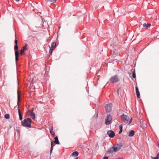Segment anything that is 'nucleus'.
Segmentation results:
<instances>
[{"label":"nucleus","instance_id":"15","mask_svg":"<svg viewBox=\"0 0 159 159\" xmlns=\"http://www.w3.org/2000/svg\"><path fill=\"white\" fill-rule=\"evenodd\" d=\"M79 154L78 152L77 151H75L73 152L72 154L71 155L72 156H74V157H76L78 156Z\"/></svg>","mask_w":159,"mask_h":159},{"label":"nucleus","instance_id":"10","mask_svg":"<svg viewBox=\"0 0 159 159\" xmlns=\"http://www.w3.org/2000/svg\"><path fill=\"white\" fill-rule=\"evenodd\" d=\"M119 54V53L118 51L116 49H114L112 53V56L114 57H116V56H118Z\"/></svg>","mask_w":159,"mask_h":159},{"label":"nucleus","instance_id":"28","mask_svg":"<svg viewBox=\"0 0 159 159\" xmlns=\"http://www.w3.org/2000/svg\"><path fill=\"white\" fill-rule=\"evenodd\" d=\"M98 111L97 114L96 115H94L93 117H95V118L97 119L98 118Z\"/></svg>","mask_w":159,"mask_h":159},{"label":"nucleus","instance_id":"39","mask_svg":"<svg viewBox=\"0 0 159 159\" xmlns=\"http://www.w3.org/2000/svg\"><path fill=\"white\" fill-rule=\"evenodd\" d=\"M19 0H15V1L16 2H18Z\"/></svg>","mask_w":159,"mask_h":159},{"label":"nucleus","instance_id":"34","mask_svg":"<svg viewBox=\"0 0 159 159\" xmlns=\"http://www.w3.org/2000/svg\"><path fill=\"white\" fill-rule=\"evenodd\" d=\"M108 157L107 156H106L104 157L103 159H108Z\"/></svg>","mask_w":159,"mask_h":159},{"label":"nucleus","instance_id":"25","mask_svg":"<svg viewBox=\"0 0 159 159\" xmlns=\"http://www.w3.org/2000/svg\"><path fill=\"white\" fill-rule=\"evenodd\" d=\"M27 44H25V45L24 46V47H23V49L24 50H26L27 49Z\"/></svg>","mask_w":159,"mask_h":159},{"label":"nucleus","instance_id":"8","mask_svg":"<svg viewBox=\"0 0 159 159\" xmlns=\"http://www.w3.org/2000/svg\"><path fill=\"white\" fill-rule=\"evenodd\" d=\"M108 135L111 138H113L115 135V134L114 132L112 130H109L107 132Z\"/></svg>","mask_w":159,"mask_h":159},{"label":"nucleus","instance_id":"7","mask_svg":"<svg viewBox=\"0 0 159 159\" xmlns=\"http://www.w3.org/2000/svg\"><path fill=\"white\" fill-rule=\"evenodd\" d=\"M106 111L107 113H109L111 109V105L110 103L107 104L105 106Z\"/></svg>","mask_w":159,"mask_h":159},{"label":"nucleus","instance_id":"9","mask_svg":"<svg viewBox=\"0 0 159 159\" xmlns=\"http://www.w3.org/2000/svg\"><path fill=\"white\" fill-rule=\"evenodd\" d=\"M28 112L30 113V117L33 119L34 120L35 119V114L34 112L33 111H31V110H29L28 111Z\"/></svg>","mask_w":159,"mask_h":159},{"label":"nucleus","instance_id":"5","mask_svg":"<svg viewBox=\"0 0 159 159\" xmlns=\"http://www.w3.org/2000/svg\"><path fill=\"white\" fill-rule=\"evenodd\" d=\"M123 144L121 143L117 144L115 145L112 146L113 151L114 152H116L117 151L119 150L122 147Z\"/></svg>","mask_w":159,"mask_h":159},{"label":"nucleus","instance_id":"24","mask_svg":"<svg viewBox=\"0 0 159 159\" xmlns=\"http://www.w3.org/2000/svg\"><path fill=\"white\" fill-rule=\"evenodd\" d=\"M25 53V50L23 49H21L20 51V54L21 55H22Z\"/></svg>","mask_w":159,"mask_h":159},{"label":"nucleus","instance_id":"19","mask_svg":"<svg viewBox=\"0 0 159 159\" xmlns=\"http://www.w3.org/2000/svg\"><path fill=\"white\" fill-rule=\"evenodd\" d=\"M20 99V95L19 94V92L18 90L17 91V104H18L19 102V100Z\"/></svg>","mask_w":159,"mask_h":159},{"label":"nucleus","instance_id":"23","mask_svg":"<svg viewBox=\"0 0 159 159\" xmlns=\"http://www.w3.org/2000/svg\"><path fill=\"white\" fill-rule=\"evenodd\" d=\"M54 49L52 47H51L49 51V52L50 53V55H52L53 51L54 50Z\"/></svg>","mask_w":159,"mask_h":159},{"label":"nucleus","instance_id":"37","mask_svg":"<svg viewBox=\"0 0 159 159\" xmlns=\"http://www.w3.org/2000/svg\"><path fill=\"white\" fill-rule=\"evenodd\" d=\"M157 144H158V148H159V142H157Z\"/></svg>","mask_w":159,"mask_h":159},{"label":"nucleus","instance_id":"16","mask_svg":"<svg viewBox=\"0 0 159 159\" xmlns=\"http://www.w3.org/2000/svg\"><path fill=\"white\" fill-rule=\"evenodd\" d=\"M54 139V143L57 144H59V142L58 139V137L57 136H56V137H55Z\"/></svg>","mask_w":159,"mask_h":159},{"label":"nucleus","instance_id":"33","mask_svg":"<svg viewBox=\"0 0 159 159\" xmlns=\"http://www.w3.org/2000/svg\"><path fill=\"white\" fill-rule=\"evenodd\" d=\"M159 157H158L156 156V157H153V159H159Z\"/></svg>","mask_w":159,"mask_h":159},{"label":"nucleus","instance_id":"11","mask_svg":"<svg viewBox=\"0 0 159 159\" xmlns=\"http://www.w3.org/2000/svg\"><path fill=\"white\" fill-rule=\"evenodd\" d=\"M135 89H136V94L137 95V97L138 98H140V93H139V90L138 88L137 87H135Z\"/></svg>","mask_w":159,"mask_h":159},{"label":"nucleus","instance_id":"20","mask_svg":"<svg viewBox=\"0 0 159 159\" xmlns=\"http://www.w3.org/2000/svg\"><path fill=\"white\" fill-rule=\"evenodd\" d=\"M52 47L53 48H55L56 47V43L55 42H54L52 43L51 47Z\"/></svg>","mask_w":159,"mask_h":159},{"label":"nucleus","instance_id":"32","mask_svg":"<svg viewBox=\"0 0 159 159\" xmlns=\"http://www.w3.org/2000/svg\"><path fill=\"white\" fill-rule=\"evenodd\" d=\"M50 130H53V127L51 126L50 127Z\"/></svg>","mask_w":159,"mask_h":159},{"label":"nucleus","instance_id":"27","mask_svg":"<svg viewBox=\"0 0 159 159\" xmlns=\"http://www.w3.org/2000/svg\"><path fill=\"white\" fill-rule=\"evenodd\" d=\"M50 133L52 135H55V133L53 132V130H50Z\"/></svg>","mask_w":159,"mask_h":159},{"label":"nucleus","instance_id":"1","mask_svg":"<svg viewBox=\"0 0 159 159\" xmlns=\"http://www.w3.org/2000/svg\"><path fill=\"white\" fill-rule=\"evenodd\" d=\"M31 120L30 118L24 119L21 122L22 125L25 127H27L29 128L31 127Z\"/></svg>","mask_w":159,"mask_h":159},{"label":"nucleus","instance_id":"31","mask_svg":"<svg viewBox=\"0 0 159 159\" xmlns=\"http://www.w3.org/2000/svg\"><path fill=\"white\" fill-rule=\"evenodd\" d=\"M122 132V129H120V131H119V134H120Z\"/></svg>","mask_w":159,"mask_h":159},{"label":"nucleus","instance_id":"22","mask_svg":"<svg viewBox=\"0 0 159 159\" xmlns=\"http://www.w3.org/2000/svg\"><path fill=\"white\" fill-rule=\"evenodd\" d=\"M4 117L6 119H9L10 117V115L8 114H6L5 115Z\"/></svg>","mask_w":159,"mask_h":159},{"label":"nucleus","instance_id":"35","mask_svg":"<svg viewBox=\"0 0 159 159\" xmlns=\"http://www.w3.org/2000/svg\"><path fill=\"white\" fill-rule=\"evenodd\" d=\"M156 156H157V157H159V152H158L157 154V155Z\"/></svg>","mask_w":159,"mask_h":159},{"label":"nucleus","instance_id":"14","mask_svg":"<svg viewBox=\"0 0 159 159\" xmlns=\"http://www.w3.org/2000/svg\"><path fill=\"white\" fill-rule=\"evenodd\" d=\"M18 114H19V115L20 120H21L23 119L22 116V115L20 113V110L19 108H18Z\"/></svg>","mask_w":159,"mask_h":159},{"label":"nucleus","instance_id":"12","mask_svg":"<svg viewBox=\"0 0 159 159\" xmlns=\"http://www.w3.org/2000/svg\"><path fill=\"white\" fill-rule=\"evenodd\" d=\"M135 132L133 130H131L129 131L128 134V136L129 137H132L134 135Z\"/></svg>","mask_w":159,"mask_h":159},{"label":"nucleus","instance_id":"13","mask_svg":"<svg viewBox=\"0 0 159 159\" xmlns=\"http://www.w3.org/2000/svg\"><path fill=\"white\" fill-rule=\"evenodd\" d=\"M143 27H145L146 29H148L150 26L151 24L149 23L147 24L145 23L143 24Z\"/></svg>","mask_w":159,"mask_h":159},{"label":"nucleus","instance_id":"6","mask_svg":"<svg viewBox=\"0 0 159 159\" xmlns=\"http://www.w3.org/2000/svg\"><path fill=\"white\" fill-rule=\"evenodd\" d=\"M112 118L110 114H109L107 116V118L105 119V123L107 125H109L111 121Z\"/></svg>","mask_w":159,"mask_h":159},{"label":"nucleus","instance_id":"36","mask_svg":"<svg viewBox=\"0 0 159 159\" xmlns=\"http://www.w3.org/2000/svg\"><path fill=\"white\" fill-rule=\"evenodd\" d=\"M132 118H131V119L130 120H129V123H131V122L132 121Z\"/></svg>","mask_w":159,"mask_h":159},{"label":"nucleus","instance_id":"38","mask_svg":"<svg viewBox=\"0 0 159 159\" xmlns=\"http://www.w3.org/2000/svg\"><path fill=\"white\" fill-rule=\"evenodd\" d=\"M119 89H118L117 91V93H118V94L119 93H118V92H119Z\"/></svg>","mask_w":159,"mask_h":159},{"label":"nucleus","instance_id":"17","mask_svg":"<svg viewBox=\"0 0 159 159\" xmlns=\"http://www.w3.org/2000/svg\"><path fill=\"white\" fill-rule=\"evenodd\" d=\"M54 145L53 143V142L52 141H51V149H50V153L51 154L52 152V150L53 148Z\"/></svg>","mask_w":159,"mask_h":159},{"label":"nucleus","instance_id":"40","mask_svg":"<svg viewBox=\"0 0 159 159\" xmlns=\"http://www.w3.org/2000/svg\"><path fill=\"white\" fill-rule=\"evenodd\" d=\"M74 159H78V157H76Z\"/></svg>","mask_w":159,"mask_h":159},{"label":"nucleus","instance_id":"4","mask_svg":"<svg viewBox=\"0 0 159 159\" xmlns=\"http://www.w3.org/2000/svg\"><path fill=\"white\" fill-rule=\"evenodd\" d=\"M120 117L121 120L125 123H127L129 119V117L127 115L125 114L122 115Z\"/></svg>","mask_w":159,"mask_h":159},{"label":"nucleus","instance_id":"21","mask_svg":"<svg viewBox=\"0 0 159 159\" xmlns=\"http://www.w3.org/2000/svg\"><path fill=\"white\" fill-rule=\"evenodd\" d=\"M132 76H133V77L134 78H135V77H136V75H135V69H134L133 71Z\"/></svg>","mask_w":159,"mask_h":159},{"label":"nucleus","instance_id":"3","mask_svg":"<svg viewBox=\"0 0 159 159\" xmlns=\"http://www.w3.org/2000/svg\"><path fill=\"white\" fill-rule=\"evenodd\" d=\"M18 48L17 45L16 44H15L14 47V49L15 50V60L16 63L18 60V56L19 55V52L18 51H17Z\"/></svg>","mask_w":159,"mask_h":159},{"label":"nucleus","instance_id":"29","mask_svg":"<svg viewBox=\"0 0 159 159\" xmlns=\"http://www.w3.org/2000/svg\"><path fill=\"white\" fill-rule=\"evenodd\" d=\"M122 127H123V126L122 125H120V126H119L120 129H122Z\"/></svg>","mask_w":159,"mask_h":159},{"label":"nucleus","instance_id":"18","mask_svg":"<svg viewBox=\"0 0 159 159\" xmlns=\"http://www.w3.org/2000/svg\"><path fill=\"white\" fill-rule=\"evenodd\" d=\"M114 152L112 147L108 149L107 152L108 153H112Z\"/></svg>","mask_w":159,"mask_h":159},{"label":"nucleus","instance_id":"26","mask_svg":"<svg viewBox=\"0 0 159 159\" xmlns=\"http://www.w3.org/2000/svg\"><path fill=\"white\" fill-rule=\"evenodd\" d=\"M57 0H48V1L51 3H55L56 2Z\"/></svg>","mask_w":159,"mask_h":159},{"label":"nucleus","instance_id":"30","mask_svg":"<svg viewBox=\"0 0 159 159\" xmlns=\"http://www.w3.org/2000/svg\"><path fill=\"white\" fill-rule=\"evenodd\" d=\"M17 42H18L17 40L16 39H16H15V40L14 43L16 44L17 45Z\"/></svg>","mask_w":159,"mask_h":159},{"label":"nucleus","instance_id":"2","mask_svg":"<svg viewBox=\"0 0 159 159\" xmlns=\"http://www.w3.org/2000/svg\"><path fill=\"white\" fill-rule=\"evenodd\" d=\"M109 81L112 84H115L117 83L119 81L118 75H115L112 76L110 78Z\"/></svg>","mask_w":159,"mask_h":159}]
</instances>
